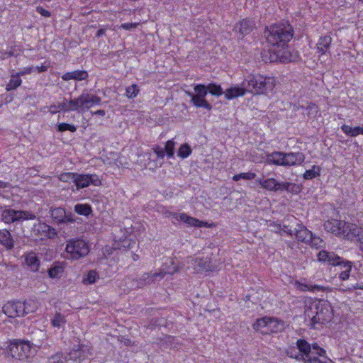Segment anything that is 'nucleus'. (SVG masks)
Listing matches in <instances>:
<instances>
[{"label":"nucleus","mask_w":363,"mask_h":363,"mask_svg":"<svg viewBox=\"0 0 363 363\" xmlns=\"http://www.w3.org/2000/svg\"><path fill=\"white\" fill-rule=\"evenodd\" d=\"M101 184V179L96 174H92V185L99 186Z\"/></svg>","instance_id":"338daca9"},{"label":"nucleus","mask_w":363,"mask_h":363,"mask_svg":"<svg viewBox=\"0 0 363 363\" xmlns=\"http://www.w3.org/2000/svg\"><path fill=\"white\" fill-rule=\"evenodd\" d=\"M96 197V199H92V203H94V205L96 206V209L99 213H102L106 210V199L102 196Z\"/></svg>","instance_id":"ea45409f"},{"label":"nucleus","mask_w":363,"mask_h":363,"mask_svg":"<svg viewBox=\"0 0 363 363\" xmlns=\"http://www.w3.org/2000/svg\"><path fill=\"white\" fill-rule=\"evenodd\" d=\"M294 236L298 242L309 243L312 238V232L306 228V227L294 219Z\"/></svg>","instance_id":"ddd939ff"},{"label":"nucleus","mask_w":363,"mask_h":363,"mask_svg":"<svg viewBox=\"0 0 363 363\" xmlns=\"http://www.w3.org/2000/svg\"><path fill=\"white\" fill-rule=\"evenodd\" d=\"M259 185L264 189L271 191H278L281 190V182H277L274 178H269L264 180H257Z\"/></svg>","instance_id":"b1692460"},{"label":"nucleus","mask_w":363,"mask_h":363,"mask_svg":"<svg viewBox=\"0 0 363 363\" xmlns=\"http://www.w3.org/2000/svg\"><path fill=\"white\" fill-rule=\"evenodd\" d=\"M130 247V241L127 239H123V240H120L119 242L115 241L111 247L108 246H106L105 248L103 249V252L104 255H108L112 254L113 250H121L122 248H129Z\"/></svg>","instance_id":"cd10ccee"},{"label":"nucleus","mask_w":363,"mask_h":363,"mask_svg":"<svg viewBox=\"0 0 363 363\" xmlns=\"http://www.w3.org/2000/svg\"><path fill=\"white\" fill-rule=\"evenodd\" d=\"M256 177V174L252 172L240 173L238 174H235L233 177V180L235 182L239 181L240 179L245 180H251L255 179Z\"/></svg>","instance_id":"c03bdc74"},{"label":"nucleus","mask_w":363,"mask_h":363,"mask_svg":"<svg viewBox=\"0 0 363 363\" xmlns=\"http://www.w3.org/2000/svg\"><path fill=\"white\" fill-rule=\"evenodd\" d=\"M35 11L43 17L49 18L51 16V13L48 10L44 9L43 6H37Z\"/></svg>","instance_id":"052dcab7"},{"label":"nucleus","mask_w":363,"mask_h":363,"mask_svg":"<svg viewBox=\"0 0 363 363\" xmlns=\"http://www.w3.org/2000/svg\"><path fill=\"white\" fill-rule=\"evenodd\" d=\"M51 216L55 222L63 223L65 221V211L62 208H56L51 211Z\"/></svg>","instance_id":"c9c22d12"},{"label":"nucleus","mask_w":363,"mask_h":363,"mask_svg":"<svg viewBox=\"0 0 363 363\" xmlns=\"http://www.w3.org/2000/svg\"><path fill=\"white\" fill-rule=\"evenodd\" d=\"M65 271L62 264L55 262L48 270V275L50 278H60Z\"/></svg>","instance_id":"2f4dec72"},{"label":"nucleus","mask_w":363,"mask_h":363,"mask_svg":"<svg viewBox=\"0 0 363 363\" xmlns=\"http://www.w3.org/2000/svg\"><path fill=\"white\" fill-rule=\"evenodd\" d=\"M341 129L344 133L350 137H356L359 134L363 135V128L357 126L352 128L348 125H342Z\"/></svg>","instance_id":"473e14b6"},{"label":"nucleus","mask_w":363,"mask_h":363,"mask_svg":"<svg viewBox=\"0 0 363 363\" xmlns=\"http://www.w3.org/2000/svg\"><path fill=\"white\" fill-rule=\"evenodd\" d=\"M270 226L274 228V229H272V230H274V232H276L277 233L281 234L282 226L281 224L272 223L270 224Z\"/></svg>","instance_id":"0e129e2a"},{"label":"nucleus","mask_w":363,"mask_h":363,"mask_svg":"<svg viewBox=\"0 0 363 363\" xmlns=\"http://www.w3.org/2000/svg\"><path fill=\"white\" fill-rule=\"evenodd\" d=\"M301 289L302 291H315V290H318V291H320L323 289V287L320 286H318V285H311V286H308V285H306V284H301Z\"/></svg>","instance_id":"13d9d810"},{"label":"nucleus","mask_w":363,"mask_h":363,"mask_svg":"<svg viewBox=\"0 0 363 363\" xmlns=\"http://www.w3.org/2000/svg\"><path fill=\"white\" fill-rule=\"evenodd\" d=\"M286 354L289 357L294 358L298 361H302L304 357L303 355H301V354L296 350L295 347H291L287 350Z\"/></svg>","instance_id":"603ef678"},{"label":"nucleus","mask_w":363,"mask_h":363,"mask_svg":"<svg viewBox=\"0 0 363 363\" xmlns=\"http://www.w3.org/2000/svg\"><path fill=\"white\" fill-rule=\"evenodd\" d=\"M66 252L69 259L77 260L86 256L89 252V247L84 240L72 239L67 242Z\"/></svg>","instance_id":"0eeeda50"},{"label":"nucleus","mask_w":363,"mask_h":363,"mask_svg":"<svg viewBox=\"0 0 363 363\" xmlns=\"http://www.w3.org/2000/svg\"><path fill=\"white\" fill-rule=\"evenodd\" d=\"M35 71H37L38 73H42L46 72L48 69V66L46 65V62L42 63L40 66L34 67Z\"/></svg>","instance_id":"e2e57ef3"},{"label":"nucleus","mask_w":363,"mask_h":363,"mask_svg":"<svg viewBox=\"0 0 363 363\" xmlns=\"http://www.w3.org/2000/svg\"><path fill=\"white\" fill-rule=\"evenodd\" d=\"M34 301L28 300L23 302L9 301L2 308L3 312L9 318L23 316L29 313L34 312L36 309Z\"/></svg>","instance_id":"39448f33"},{"label":"nucleus","mask_w":363,"mask_h":363,"mask_svg":"<svg viewBox=\"0 0 363 363\" xmlns=\"http://www.w3.org/2000/svg\"><path fill=\"white\" fill-rule=\"evenodd\" d=\"M88 77V73L84 70H74L72 72H67L62 74V79L64 81L74 80H83Z\"/></svg>","instance_id":"a878e982"},{"label":"nucleus","mask_w":363,"mask_h":363,"mask_svg":"<svg viewBox=\"0 0 363 363\" xmlns=\"http://www.w3.org/2000/svg\"><path fill=\"white\" fill-rule=\"evenodd\" d=\"M318 259L320 262L334 266L342 265L344 261L342 257H339L333 252H328L325 250H321L318 252Z\"/></svg>","instance_id":"2eb2a0df"},{"label":"nucleus","mask_w":363,"mask_h":363,"mask_svg":"<svg viewBox=\"0 0 363 363\" xmlns=\"http://www.w3.org/2000/svg\"><path fill=\"white\" fill-rule=\"evenodd\" d=\"M33 231L35 235H38L40 239L52 238L56 235L55 229L48 225L45 223H38L35 224Z\"/></svg>","instance_id":"9b49d317"},{"label":"nucleus","mask_w":363,"mask_h":363,"mask_svg":"<svg viewBox=\"0 0 363 363\" xmlns=\"http://www.w3.org/2000/svg\"><path fill=\"white\" fill-rule=\"evenodd\" d=\"M267 328L263 330V334H270L278 333L283 330L284 323L276 318L267 317Z\"/></svg>","instance_id":"412c9836"},{"label":"nucleus","mask_w":363,"mask_h":363,"mask_svg":"<svg viewBox=\"0 0 363 363\" xmlns=\"http://www.w3.org/2000/svg\"><path fill=\"white\" fill-rule=\"evenodd\" d=\"M346 223L345 221L341 220L329 219L324 223L323 226L326 231L330 232L335 235L343 237V235L345 234L344 230L346 228Z\"/></svg>","instance_id":"9d476101"},{"label":"nucleus","mask_w":363,"mask_h":363,"mask_svg":"<svg viewBox=\"0 0 363 363\" xmlns=\"http://www.w3.org/2000/svg\"><path fill=\"white\" fill-rule=\"evenodd\" d=\"M84 283L86 284H91V271H88L86 274V278L84 279Z\"/></svg>","instance_id":"774afa93"},{"label":"nucleus","mask_w":363,"mask_h":363,"mask_svg":"<svg viewBox=\"0 0 363 363\" xmlns=\"http://www.w3.org/2000/svg\"><path fill=\"white\" fill-rule=\"evenodd\" d=\"M276 81L274 77H264L261 74H250L243 81V85L247 86V92L253 94L272 93Z\"/></svg>","instance_id":"7ed1b4c3"},{"label":"nucleus","mask_w":363,"mask_h":363,"mask_svg":"<svg viewBox=\"0 0 363 363\" xmlns=\"http://www.w3.org/2000/svg\"><path fill=\"white\" fill-rule=\"evenodd\" d=\"M74 211L82 216H89L91 214V206L88 204H77L74 206Z\"/></svg>","instance_id":"4c0bfd02"},{"label":"nucleus","mask_w":363,"mask_h":363,"mask_svg":"<svg viewBox=\"0 0 363 363\" xmlns=\"http://www.w3.org/2000/svg\"><path fill=\"white\" fill-rule=\"evenodd\" d=\"M0 244L6 250L14 247V239L9 230L0 229Z\"/></svg>","instance_id":"aec40b11"},{"label":"nucleus","mask_w":363,"mask_h":363,"mask_svg":"<svg viewBox=\"0 0 363 363\" xmlns=\"http://www.w3.org/2000/svg\"><path fill=\"white\" fill-rule=\"evenodd\" d=\"M33 72H35L34 67H26L23 69L20 70L19 72H17V73L21 77L22 76H25V75H27V74H30Z\"/></svg>","instance_id":"bf43d9fd"},{"label":"nucleus","mask_w":363,"mask_h":363,"mask_svg":"<svg viewBox=\"0 0 363 363\" xmlns=\"http://www.w3.org/2000/svg\"><path fill=\"white\" fill-rule=\"evenodd\" d=\"M91 106V96L89 94H82L80 96L69 101H63L58 105L51 104L48 107V111L51 114H55L60 111L63 112L78 111L84 112Z\"/></svg>","instance_id":"20e7f679"},{"label":"nucleus","mask_w":363,"mask_h":363,"mask_svg":"<svg viewBox=\"0 0 363 363\" xmlns=\"http://www.w3.org/2000/svg\"><path fill=\"white\" fill-rule=\"evenodd\" d=\"M345 234L343 235V238L348 239L357 238L359 242V245H362L363 242V228L359 227L355 224H351L349 223H346Z\"/></svg>","instance_id":"4468645a"},{"label":"nucleus","mask_w":363,"mask_h":363,"mask_svg":"<svg viewBox=\"0 0 363 363\" xmlns=\"http://www.w3.org/2000/svg\"><path fill=\"white\" fill-rule=\"evenodd\" d=\"M306 317L311 321L312 327L315 324L328 322L333 318V310L330 304L324 301H316L311 303L305 310Z\"/></svg>","instance_id":"f03ea898"},{"label":"nucleus","mask_w":363,"mask_h":363,"mask_svg":"<svg viewBox=\"0 0 363 363\" xmlns=\"http://www.w3.org/2000/svg\"><path fill=\"white\" fill-rule=\"evenodd\" d=\"M247 86L243 85V82L241 84V86H235L230 87L224 91L225 98L228 100H230L239 96H242L246 92H247Z\"/></svg>","instance_id":"4be33fe9"},{"label":"nucleus","mask_w":363,"mask_h":363,"mask_svg":"<svg viewBox=\"0 0 363 363\" xmlns=\"http://www.w3.org/2000/svg\"><path fill=\"white\" fill-rule=\"evenodd\" d=\"M188 95L191 96V102L196 107L204 108L208 111L211 110L212 106L206 100L205 98H200L191 92H189Z\"/></svg>","instance_id":"c85d7f7f"},{"label":"nucleus","mask_w":363,"mask_h":363,"mask_svg":"<svg viewBox=\"0 0 363 363\" xmlns=\"http://www.w3.org/2000/svg\"><path fill=\"white\" fill-rule=\"evenodd\" d=\"M84 354L82 347L77 349H73L69 354V359H73L76 362H81L84 359Z\"/></svg>","instance_id":"e433bc0d"},{"label":"nucleus","mask_w":363,"mask_h":363,"mask_svg":"<svg viewBox=\"0 0 363 363\" xmlns=\"http://www.w3.org/2000/svg\"><path fill=\"white\" fill-rule=\"evenodd\" d=\"M190 262L194 266V269L199 272H211L213 271L216 266L213 264L212 261L208 258H193L189 257Z\"/></svg>","instance_id":"f8f14e48"},{"label":"nucleus","mask_w":363,"mask_h":363,"mask_svg":"<svg viewBox=\"0 0 363 363\" xmlns=\"http://www.w3.org/2000/svg\"><path fill=\"white\" fill-rule=\"evenodd\" d=\"M35 218L34 213L28 211L7 208L1 212V220L6 224L34 220Z\"/></svg>","instance_id":"6e6552de"},{"label":"nucleus","mask_w":363,"mask_h":363,"mask_svg":"<svg viewBox=\"0 0 363 363\" xmlns=\"http://www.w3.org/2000/svg\"><path fill=\"white\" fill-rule=\"evenodd\" d=\"M174 146L175 142L173 140H168L164 147V152L168 157L171 158L174 157Z\"/></svg>","instance_id":"09e8293b"},{"label":"nucleus","mask_w":363,"mask_h":363,"mask_svg":"<svg viewBox=\"0 0 363 363\" xmlns=\"http://www.w3.org/2000/svg\"><path fill=\"white\" fill-rule=\"evenodd\" d=\"M169 262L171 266L164 267L162 271H161L162 273H164V276L165 274H173L179 271L178 265L175 263L173 259H170Z\"/></svg>","instance_id":"a18cd8bd"},{"label":"nucleus","mask_w":363,"mask_h":363,"mask_svg":"<svg viewBox=\"0 0 363 363\" xmlns=\"http://www.w3.org/2000/svg\"><path fill=\"white\" fill-rule=\"evenodd\" d=\"M25 264L33 272H37L40 266V262L35 252L30 251L24 255Z\"/></svg>","instance_id":"f3484780"},{"label":"nucleus","mask_w":363,"mask_h":363,"mask_svg":"<svg viewBox=\"0 0 363 363\" xmlns=\"http://www.w3.org/2000/svg\"><path fill=\"white\" fill-rule=\"evenodd\" d=\"M294 227L295 224L293 225H290L289 224H284L281 228V231L286 233L289 236L294 235Z\"/></svg>","instance_id":"4d7b16f0"},{"label":"nucleus","mask_w":363,"mask_h":363,"mask_svg":"<svg viewBox=\"0 0 363 363\" xmlns=\"http://www.w3.org/2000/svg\"><path fill=\"white\" fill-rule=\"evenodd\" d=\"M285 167L301 164L305 160V155L301 152H284Z\"/></svg>","instance_id":"dca6fc26"},{"label":"nucleus","mask_w":363,"mask_h":363,"mask_svg":"<svg viewBox=\"0 0 363 363\" xmlns=\"http://www.w3.org/2000/svg\"><path fill=\"white\" fill-rule=\"evenodd\" d=\"M90 184L91 174L82 175L75 173L72 188L74 190V187H75L76 190H79L85 186H88Z\"/></svg>","instance_id":"5701e85b"},{"label":"nucleus","mask_w":363,"mask_h":363,"mask_svg":"<svg viewBox=\"0 0 363 363\" xmlns=\"http://www.w3.org/2000/svg\"><path fill=\"white\" fill-rule=\"evenodd\" d=\"M69 130L72 133H74L77 130V128L75 125L67 123H61L57 125V131L59 132H65Z\"/></svg>","instance_id":"3c124183"},{"label":"nucleus","mask_w":363,"mask_h":363,"mask_svg":"<svg viewBox=\"0 0 363 363\" xmlns=\"http://www.w3.org/2000/svg\"><path fill=\"white\" fill-rule=\"evenodd\" d=\"M309 243L315 248L322 247L324 245L323 240L319 237L314 235L313 233L311 240H310Z\"/></svg>","instance_id":"5fc2aeb1"},{"label":"nucleus","mask_w":363,"mask_h":363,"mask_svg":"<svg viewBox=\"0 0 363 363\" xmlns=\"http://www.w3.org/2000/svg\"><path fill=\"white\" fill-rule=\"evenodd\" d=\"M267 317H263L262 318L257 320V321L255 323H253L252 327L255 330L259 331L261 333L263 334V330H264V328H267Z\"/></svg>","instance_id":"a19ab883"},{"label":"nucleus","mask_w":363,"mask_h":363,"mask_svg":"<svg viewBox=\"0 0 363 363\" xmlns=\"http://www.w3.org/2000/svg\"><path fill=\"white\" fill-rule=\"evenodd\" d=\"M284 158V152L275 151L267 155V160L269 164L285 167Z\"/></svg>","instance_id":"393cba45"},{"label":"nucleus","mask_w":363,"mask_h":363,"mask_svg":"<svg viewBox=\"0 0 363 363\" xmlns=\"http://www.w3.org/2000/svg\"><path fill=\"white\" fill-rule=\"evenodd\" d=\"M192 152L191 147L187 144H182L178 150V157L184 159L188 157Z\"/></svg>","instance_id":"58836bf2"},{"label":"nucleus","mask_w":363,"mask_h":363,"mask_svg":"<svg viewBox=\"0 0 363 363\" xmlns=\"http://www.w3.org/2000/svg\"><path fill=\"white\" fill-rule=\"evenodd\" d=\"M22 84V79L19 74L16 72L11 74L9 82L6 85V90L7 91H11L13 90H16L18 87H19Z\"/></svg>","instance_id":"c756f323"},{"label":"nucleus","mask_w":363,"mask_h":363,"mask_svg":"<svg viewBox=\"0 0 363 363\" xmlns=\"http://www.w3.org/2000/svg\"><path fill=\"white\" fill-rule=\"evenodd\" d=\"M281 190H286L288 192L294 191V188L296 187V184L291 182H281Z\"/></svg>","instance_id":"6e6d98bb"},{"label":"nucleus","mask_w":363,"mask_h":363,"mask_svg":"<svg viewBox=\"0 0 363 363\" xmlns=\"http://www.w3.org/2000/svg\"><path fill=\"white\" fill-rule=\"evenodd\" d=\"M331 42L332 38L328 35L320 38L316 45L318 52L320 55L325 54L330 48Z\"/></svg>","instance_id":"7c9ffc66"},{"label":"nucleus","mask_w":363,"mask_h":363,"mask_svg":"<svg viewBox=\"0 0 363 363\" xmlns=\"http://www.w3.org/2000/svg\"><path fill=\"white\" fill-rule=\"evenodd\" d=\"M137 26V23H127L121 25V28L125 30H131Z\"/></svg>","instance_id":"69168bd1"},{"label":"nucleus","mask_w":363,"mask_h":363,"mask_svg":"<svg viewBox=\"0 0 363 363\" xmlns=\"http://www.w3.org/2000/svg\"><path fill=\"white\" fill-rule=\"evenodd\" d=\"M294 30L288 23L273 24L266 28L264 35L272 46L284 47L292 38Z\"/></svg>","instance_id":"f257e3e1"},{"label":"nucleus","mask_w":363,"mask_h":363,"mask_svg":"<svg viewBox=\"0 0 363 363\" xmlns=\"http://www.w3.org/2000/svg\"><path fill=\"white\" fill-rule=\"evenodd\" d=\"M140 90H139V88L138 86V85L136 84H132L128 87H126L125 89V96L128 98V99H133L135 97L137 96V95L138 94Z\"/></svg>","instance_id":"49530a36"},{"label":"nucleus","mask_w":363,"mask_h":363,"mask_svg":"<svg viewBox=\"0 0 363 363\" xmlns=\"http://www.w3.org/2000/svg\"><path fill=\"white\" fill-rule=\"evenodd\" d=\"M153 150H154V152L157 155V157L158 158H162V159L164 158V157L165 155L164 148H162L160 146H156Z\"/></svg>","instance_id":"680f3d73"},{"label":"nucleus","mask_w":363,"mask_h":363,"mask_svg":"<svg viewBox=\"0 0 363 363\" xmlns=\"http://www.w3.org/2000/svg\"><path fill=\"white\" fill-rule=\"evenodd\" d=\"M311 346V349L313 350V352H311V354L315 353L319 357V360H325V358L327 359V363H333L332 359L326 356V351L323 348L320 347L318 343H313Z\"/></svg>","instance_id":"72a5a7b5"},{"label":"nucleus","mask_w":363,"mask_h":363,"mask_svg":"<svg viewBox=\"0 0 363 363\" xmlns=\"http://www.w3.org/2000/svg\"><path fill=\"white\" fill-rule=\"evenodd\" d=\"M31 344L28 340L12 339L6 347L8 354L13 359L25 361L31 355Z\"/></svg>","instance_id":"423d86ee"},{"label":"nucleus","mask_w":363,"mask_h":363,"mask_svg":"<svg viewBox=\"0 0 363 363\" xmlns=\"http://www.w3.org/2000/svg\"><path fill=\"white\" fill-rule=\"evenodd\" d=\"M207 86L208 91L212 95L220 96L222 94H224V91L221 88L220 85H218L216 84H209Z\"/></svg>","instance_id":"79ce46f5"},{"label":"nucleus","mask_w":363,"mask_h":363,"mask_svg":"<svg viewBox=\"0 0 363 363\" xmlns=\"http://www.w3.org/2000/svg\"><path fill=\"white\" fill-rule=\"evenodd\" d=\"M340 266L343 270L340 273L339 278L342 281L348 279L352 270V263L350 261L344 260L342 265Z\"/></svg>","instance_id":"f704fd0d"},{"label":"nucleus","mask_w":363,"mask_h":363,"mask_svg":"<svg viewBox=\"0 0 363 363\" xmlns=\"http://www.w3.org/2000/svg\"><path fill=\"white\" fill-rule=\"evenodd\" d=\"M254 28L253 22L247 18L242 20L238 24L236 25L235 29L242 35H246L249 34Z\"/></svg>","instance_id":"bb28decb"},{"label":"nucleus","mask_w":363,"mask_h":363,"mask_svg":"<svg viewBox=\"0 0 363 363\" xmlns=\"http://www.w3.org/2000/svg\"><path fill=\"white\" fill-rule=\"evenodd\" d=\"M174 218L177 221H182L189 226H194L198 228L206 226V223L199 220L197 218L191 217L184 213H182L180 214H174Z\"/></svg>","instance_id":"a211bd4d"},{"label":"nucleus","mask_w":363,"mask_h":363,"mask_svg":"<svg viewBox=\"0 0 363 363\" xmlns=\"http://www.w3.org/2000/svg\"><path fill=\"white\" fill-rule=\"evenodd\" d=\"M194 91L196 92L195 96L200 98H205L208 94V89L206 85L200 84L195 86Z\"/></svg>","instance_id":"8fccbe9b"},{"label":"nucleus","mask_w":363,"mask_h":363,"mask_svg":"<svg viewBox=\"0 0 363 363\" xmlns=\"http://www.w3.org/2000/svg\"><path fill=\"white\" fill-rule=\"evenodd\" d=\"M66 322L64 315L60 313H56L52 320V325L55 328H60Z\"/></svg>","instance_id":"de8ad7c7"},{"label":"nucleus","mask_w":363,"mask_h":363,"mask_svg":"<svg viewBox=\"0 0 363 363\" xmlns=\"http://www.w3.org/2000/svg\"><path fill=\"white\" fill-rule=\"evenodd\" d=\"M164 277V273L162 272L155 273H144L140 279L137 281V286L142 287L144 285L150 284L155 282L157 279H161Z\"/></svg>","instance_id":"6ab92c4d"},{"label":"nucleus","mask_w":363,"mask_h":363,"mask_svg":"<svg viewBox=\"0 0 363 363\" xmlns=\"http://www.w3.org/2000/svg\"><path fill=\"white\" fill-rule=\"evenodd\" d=\"M320 169L318 167L313 165L311 169L306 170L303 177L304 179H311L319 175Z\"/></svg>","instance_id":"37998d69"},{"label":"nucleus","mask_w":363,"mask_h":363,"mask_svg":"<svg viewBox=\"0 0 363 363\" xmlns=\"http://www.w3.org/2000/svg\"><path fill=\"white\" fill-rule=\"evenodd\" d=\"M296 347L301 355L304 356L303 359H302L304 363H327V359L319 360L318 357L311 355V346L306 340H297Z\"/></svg>","instance_id":"1a4fd4ad"},{"label":"nucleus","mask_w":363,"mask_h":363,"mask_svg":"<svg viewBox=\"0 0 363 363\" xmlns=\"http://www.w3.org/2000/svg\"><path fill=\"white\" fill-rule=\"evenodd\" d=\"M75 173L65 172L60 174V179L63 182L73 183Z\"/></svg>","instance_id":"864d4df0"}]
</instances>
